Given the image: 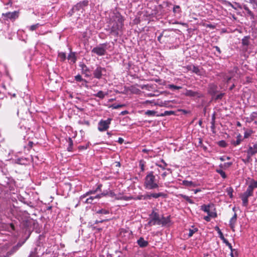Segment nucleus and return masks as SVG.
Segmentation results:
<instances>
[{
    "label": "nucleus",
    "instance_id": "31",
    "mask_svg": "<svg viewBox=\"0 0 257 257\" xmlns=\"http://www.w3.org/2000/svg\"><path fill=\"white\" fill-rule=\"evenodd\" d=\"M125 106V104H112L110 106V107L112 108V109H118L120 107H122Z\"/></svg>",
    "mask_w": 257,
    "mask_h": 257
},
{
    "label": "nucleus",
    "instance_id": "30",
    "mask_svg": "<svg viewBox=\"0 0 257 257\" xmlns=\"http://www.w3.org/2000/svg\"><path fill=\"white\" fill-rule=\"evenodd\" d=\"M224 242L226 244V245L228 246L229 248L231 250L230 255L231 256H233V248L231 244L226 239H224Z\"/></svg>",
    "mask_w": 257,
    "mask_h": 257
},
{
    "label": "nucleus",
    "instance_id": "47",
    "mask_svg": "<svg viewBox=\"0 0 257 257\" xmlns=\"http://www.w3.org/2000/svg\"><path fill=\"white\" fill-rule=\"evenodd\" d=\"M219 145L222 147H225L226 146V143L224 141H221L219 142Z\"/></svg>",
    "mask_w": 257,
    "mask_h": 257
},
{
    "label": "nucleus",
    "instance_id": "33",
    "mask_svg": "<svg viewBox=\"0 0 257 257\" xmlns=\"http://www.w3.org/2000/svg\"><path fill=\"white\" fill-rule=\"evenodd\" d=\"M41 25H40L39 23L36 24L35 25H33L31 26L28 27V28L29 30L31 31H33L37 29Z\"/></svg>",
    "mask_w": 257,
    "mask_h": 257
},
{
    "label": "nucleus",
    "instance_id": "13",
    "mask_svg": "<svg viewBox=\"0 0 257 257\" xmlns=\"http://www.w3.org/2000/svg\"><path fill=\"white\" fill-rule=\"evenodd\" d=\"M79 66L81 68L82 73L85 74V76H90V70L86 65L83 63H81L79 65Z\"/></svg>",
    "mask_w": 257,
    "mask_h": 257
},
{
    "label": "nucleus",
    "instance_id": "22",
    "mask_svg": "<svg viewBox=\"0 0 257 257\" xmlns=\"http://www.w3.org/2000/svg\"><path fill=\"white\" fill-rule=\"evenodd\" d=\"M178 196L185 199L187 202H188L190 204H193L194 203V201L192 200H191L190 198V197H188V196H186L182 194H180L178 195Z\"/></svg>",
    "mask_w": 257,
    "mask_h": 257
},
{
    "label": "nucleus",
    "instance_id": "12",
    "mask_svg": "<svg viewBox=\"0 0 257 257\" xmlns=\"http://www.w3.org/2000/svg\"><path fill=\"white\" fill-rule=\"evenodd\" d=\"M3 15L6 17L7 18L11 19V20H15L16 19L18 18L19 13L17 11H15L13 12H9L6 14H3Z\"/></svg>",
    "mask_w": 257,
    "mask_h": 257
},
{
    "label": "nucleus",
    "instance_id": "59",
    "mask_svg": "<svg viewBox=\"0 0 257 257\" xmlns=\"http://www.w3.org/2000/svg\"><path fill=\"white\" fill-rule=\"evenodd\" d=\"M173 113H174V112L172 111H166L165 112V114H172Z\"/></svg>",
    "mask_w": 257,
    "mask_h": 257
},
{
    "label": "nucleus",
    "instance_id": "52",
    "mask_svg": "<svg viewBox=\"0 0 257 257\" xmlns=\"http://www.w3.org/2000/svg\"><path fill=\"white\" fill-rule=\"evenodd\" d=\"M218 233L219 234V235H220L219 236H220V238L222 239L223 240V241L224 242V239H226L224 238L222 233L221 232V231L220 230H219Z\"/></svg>",
    "mask_w": 257,
    "mask_h": 257
},
{
    "label": "nucleus",
    "instance_id": "48",
    "mask_svg": "<svg viewBox=\"0 0 257 257\" xmlns=\"http://www.w3.org/2000/svg\"><path fill=\"white\" fill-rule=\"evenodd\" d=\"M132 199V197L131 196H124V195H122V197L121 198V200H125V201L130 200Z\"/></svg>",
    "mask_w": 257,
    "mask_h": 257
},
{
    "label": "nucleus",
    "instance_id": "27",
    "mask_svg": "<svg viewBox=\"0 0 257 257\" xmlns=\"http://www.w3.org/2000/svg\"><path fill=\"white\" fill-rule=\"evenodd\" d=\"M246 2L252 5L253 9H257V0H246Z\"/></svg>",
    "mask_w": 257,
    "mask_h": 257
},
{
    "label": "nucleus",
    "instance_id": "38",
    "mask_svg": "<svg viewBox=\"0 0 257 257\" xmlns=\"http://www.w3.org/2000/svg\"><path fill=\"white\" fill-rule=\"evenodd\" d=\"M233 190L231 187H228L226 189V192L227 193V194L229 196L230 198H232L233 197Z\"/></svg>",
    "mask_w": 257,
    "mask_h": 257
},
{
    "label": "nucleus",
    "instance_id": "53",
    "mask_svg": "<svg viewBox=\"0 0 257 257\" xmlns=\"http://www.w3.org/2000/svg\"><path fill=\"white\" fill-rule=\"evenodd\" d=\"M29 257H38L35 252L32 251Z\"/></svg>",
    "mask_w": 257,
    "mask_h": 257
},
{
    "label": "nucleus",
    "instance_id": "28",
    "mask_svg": "<svg viewBox=\"0 0 257 257\" xmlns=\"http://www.w3.org/2000/svg\"><path fill=\"white\" fill-rule=\"evenodd\" d=\"M249 38L248 36L244 37L242 39V44L244 46H247L249 45Z\"/></svg>",
    "mask_w": 257,
    "mask_h": 257
},
{
    "label": "nucleus",
    "instance_id": "18",
    "mask_svg": "<svg viewBox=\"0 0 257 257\" xmlns=\"http://www.w3.org/2000/svg\"><path fill=\"white\" fill-rule=\"evenodd\" d=\"M237 219V215L235 213L233 216L231 217L229 221V225L230 227L233 229L234 227V225L236 222Z\"/></svg>",
    "mask_w": 257,
    "mask_h": 257
},
{
    "label": "nucleus",
    "instance_id": "4",
    "mask_svg": "<svg viewBox=\"0 0 257 257\" xmlns=\"http://www.w3.org/2000/svg\"><path fill=\"white\" fill-rule=\"evenodd\" d=\"M253 191H252L250 189L247 187L245 192L241 194L240 195V197L242 201V205L245 207H247L248 204V197L252 196L253 195Z\"/></svg>",
    "mask_w": 257,
    "mask_h": 257
},
{
    "label": "nucleus",
    "instance_id": "35",
    "mask_svg": "<svg viewBox=\"0 0 257 257\" xmlns=\"http://www.w3.org/2000/svg\"><path fill=\"white\" fill-rule=\"evenodd\" d=\"M201 209L202 210L207 213V214L208 213H209L210 210H209V205H202L201 207Z\"/></svg>",
    "mask_w": 257,
    "mask_h": 257
},
{
    "label": "nucleus",
    "instance_id": "56",
    "mask_svg": "<svg viewBox=\"0 0 257 257\" xmlns=\"http://www.w3.org/2000/svg\"><path fill=\"white\" fill-rule=\"evenodd\" d=\"M210 217H211L208 215L207 216H205L204 219L207 221H209L210 220Z\"/></svg>",
    "mask_w": 257,
    "mask_h": 257
},
{
    "label": "nucleus",
    "instance_id": "55",
    "mask_svg": "<svg viewBox=\"0 0 257 257\" xmlns=\"http://www.w3.org/2000/svg\"><path fill=\"white\" fill-rule=\"evenodd\" d=\"M123 141H124V140L122 138H119L117 142L120 144H121L123 143Z\"/></svg>",
    "mask_w": 257,
    "mask_h": 257
},
{
    "label": "nucleus",
    "instance_id": "1",
    "mask_svg": "<svg viewBox=\"0 0 257 257\" xmlns=\"http://www.w3.org/2000/svg\"><path fill=\"white\" fill-rule=\"evenodd\" d=\"M109 24L111 25L110 33L115 36H118L122 32L124 20L118 12H114L109 15Z\"/></svg>",
    "mask_w": 257,
    "mask_h": 257
},
{
    "label": "nucleus",
    "instance_id": "7",
    "mask_svg": "<svg viewBox=\"0 0 257 257\" xmlns=\"http://www.w3.org/2000/svg\"><path fill=\"white\" fill-rule=\"evenodd\" d=\"M150 217L151 219L148 222V224L152 226L156 224L159 225V222L161 218L157 212L153 211L151 214Z\"/></svg>",
    "mask_w": 257,
    "mask_h": 257
},
{
    "label": "nucleus",
    "instance_id": "54",
    "mask_svg": "<svg viewBox=\"0 0 257 257\" xmlns=\"http://www.w3.org/2000/svg\"><path fill=\"white\" fill-rule=\"evenodd\" d=\"M224 81H225L227 83H228L229 82V81L231 80V77H226L224 78Z\"/></svg>",
    "mask_w": 257,
    "mask_h": 257
},
{
    "label": "nucleus",
    "instance_id": "23",
    "mask_svg": "<svg viewBox=\"0 0 257 257\" xmlns=\"http://www.w3.org/2000/svg\"><path fill=\"white\" fill-rule=\"evenodd\" d=\"M241 141V136L240 134H239L238 135H237L236 137V141L232 142V144L234 146H236L239 145Z\"/></svg>",
    "mask_w": 257,
    "mask_h": 257
},
{
    "label": "nucleus",
    "instance_id": "58",
    "mask_svg": "<svg viewBox=\"0 0 257 257\" xmlns=\"http://www.w3.org/2000/svg\"><path fill=\"white\" fill-rule=\"evenodd\" d=\"M223 93H220V94L217 95L216 96V99H221L222 98V97L223 96Z\"/></svg>",
    "mask_w": 257,
    "mask_h": 257
},
{
    "label": "nucleus",
    "instance_id": "51",
    "mask_svg": "<svg viewBox=\"0 0 257 257\" xmlns=\"http://www.w3.org/2000/svg\"><path fill=\"white\" fill-rule=\"evenodd\" d=\"M250 134H251V133L250 132H245L244 134V138H248L250 136Z\"/></svg>",
    "mask_w": 257,
    "mask_h": 257
},
{
    "label": "nucleus",
    "instance_id": "15",
    "mask_svg": "<svg viewBox=\"0 0 257 257\" xmlns=\"http://www.w3.org/2000/svg\"><path fill=\"white\" fill-rule=\"evenodd\" d=\"M170 222V217L167 216V217H164L162 216L160 218V220L159 222V225H162L163 226H165L168 225Z\"/></svg>",
    "mask_w": 257,
    "mask_h": 257
},
{
    "label": "nucleus",
    "instance_id": "11",
    "mask_svg": "<svg viewBox=\"0 0 257 257\" xmlns=\"http://www.w3.org/2000/svg\"><path fill=\"white\" fill-rule=\"evenodd\" d=\"M185 95L187 96L194 97H201L202 94L197 91H194L191 90H186Z\"/></svg>",
    "mask_w": 257,
    "mask_h": 257
},
{
    "label": "nucleus",
    "instance_id": "21",
    "mask_svg": "<svg viewBox=\"0 0 257 257\" xmlns=\"http://www.w3.org/2000/svg\"><path fill=\"white\" fill-rule=\"evenodd\" d=\"M248 187L253 191V189L257 188V180H251Z\"/></svg>",
    "mask_w": 257,
    "mask_h": 257
},
{
    "label": "nucleus",
    "instance_id": "62",
    "mask_svg": "<svg viewBox=\"0 0 257 257\" xmlns=\"http://www.w3.org/2000/svg\"><path fill=\"white\" fill-rule=\"evenodd\" d=\"M193 191H194V194H196L198 192H200L201 190L199 189H197L193 190Z\"/></svg>",
    "mask_w": 257,
    "mask_h": 257
},
{
    "label": "nucleus",
    "instance_id": "25",
    "mask_svg": "<svg viewBox=\"0 0 257 257\" xmlns=\"http://www.w3.org/2000/svg\"><path fill=\"white\" fill-rule=\"evenodd\" d=\"M130 90L133 93L138 94L140 92V90L135 86H131L130 87Z\"/></svg>",
    "mask_w": 257,
    "mask_h": 257
},
{
    "label": "nucleus",
    "instance_id": "40",
    "mask_svg": "<svg viewBox=\"0 0 257 257\" xmlns=\"http://www.w3.org/2000/svg\"><path fill=\"white\" fill-rule=\"evenodd\" d=\"M181 12L180 7L179 6H175L173 8V12L174 13H179Z\"/></svg>",
    "mask_w": 257,
    "mask_h": 257
},
{
    "label": "nucleus",
    "instance_id": "14",
    "mask_svg": "<svg viewBox=\"0 0 257 257\" xmlns=\"http://www.w3.org/2000/svg\"><path fill=\"white\" fill-rule=\"evenodd\" d=\"M100 187L98 186L96 190H90L83 195H81L79 198V201H83V200L86 197L89 196L90 195L95 194V193L97 191L98 189H99Z\"/></svg>",
    "mask_w": 257,
    "mask_h": 257
},
{
    "label": "nucleus",
    "instance_id": "9",
    "mask_svg": "<svg viewBox=\"0 0 257 257\" xmlns=\"http://www.w3.org/2000/svg\"><path fill=\"white\" fill-rule=\"evenodd\" d=\"M107 194H105L104 193H101L100 194L96 195L95 196H91L87 198L85 201H82L84 203L86 204H92L93 203H95L94 201L95 200L99 199L103 196H105Z\"/></svg>",
    "mask_w": 257,
    "mask_h": 257
},
{
    "label": "nucleus",
    "instance_id": "61",
    "mask_svg": "<svg viewBox=\"0 0 257 257\" xmlns=\"http://www.w3.org/2000/svg\"><path fill=\"white\" fill-rule=\"evenodd\" d=\"M128 113V111L124 110V111H121L120 114H122V115H125V114H127Z\"/></svg>",
    "mask_w": 257,
    "mask_h": 257
},
{
    "label": "nucleus",
    "instance_id": "29",
    "mask_svg": "<svg viewBox=\"0 0 257 257\" xmlns=\"http://www.w3.org/2000/svg\"><path fill=\"white\" fill-rule=\"evenodd\" d=\"M198 231V229L196 227H194L192 226V228H190L189 230V234L188 235L189 237L192 236L194 233Z\"/></svg>",
    "mask_w": 257,
    "mask_h": 257
},
{
    "label": "nucleus",
    "instance_id": "34",
    "mask_svg": "<svg viewBox=\"0 0 257 257\" xmlns=\"http://www.w3.org/2000/svg\"><path fill=\"white\" fill-rule=\"evenodd\" d=\"M168 87L172 90H178L181 89L182 87L181 86H176L173 84H169L168 86Z\"/></svg>",
    "mask_w": 257,
    "mask_h": 257
},
{
    "label": "nucleus",
    "instance_id": "32",
    "mask_svg": "<svg viewBox=\"0 0 257 257\" xmlns=\"http://www.w3.org/2000/svg\"><path fill=\"white\" fill-rule=\"evenodd\" d=\"M96 213L98 214H109V211L107 210L101 209L97 210L96 211Z\"/></svg>",
    "mask_w": 257,
    "mask_h": 257
},
{
    "label": "nucleus",
    "instance_id": "41",
    "mask_svg": "<svg viewBox=\"0 0 257 257\" xmlns=\"http://www.w3.org/2000/svg\"><path fill=\"white\" fill-rule=\"evenodd\" d=\"M80 3V5H81V7H82V8L88 5V1L87 0H85V1H83L82 2H79Z\"/></svg>",
    "mask_w": 257,
    "mask_h": 257
},
{
    "label": "nucleus",
    "instance_id": "8",
    "mask_svg": "<svg viewBox=\"0 0 257 257\" xmlns=\"http://www.w3.org/2000/svg\"><path fill=\"white\" fill-rule=\"evenodd\" d=\"M106 72L105 68L101 67L100 66H97L96 69L93 71L94 77L100 79L101 78L103 75V73Z\"/></svg>",
    "mask_w": 257,
    "mask_h": 257
},
{
    "label": "nucleus",
    "instance_id": "50",
    "mask_svg": "<svg viewBox=\"0 0 257 257\" xmlns=\"http://www.w3.org/2000/svg\"><path fill=\"white\" fill-rule=\"evenodd\" d=\"M122 194H116L115 199L116 200H121V198L122 197Z\"/></svg>",
    "mask_w": 257,
    "mask_h": 257
},
{
    "label": "nucleus",
    "instance_id": "26",
    "mask_svg": "<svg viewBox=\"0 0 257 257\" xmlns=\"http://www.w3.org/2000/svg\"><path fill=\"white\" fill-rule=\"evenodd\" d=\"M247 13V14L251 17L253 16L252 12L249 9L246 5H243L242 7Z\"/></svg>",
    "mask_w": 257,
    "mask_h": 257
},
{
    "label": "nucleus",
    "instance_id": "42",
    "mask_svg": "<svg viewBox=\"0 0 257 257\" xmlns=\"http://www.w3.org/2000/svg\"><path fill=\"white\" fill-rule=\"evenodd\" d=\"M59 57L63 61L66 59V54L63 52L60 53H59Z\"/></svg>",
    "mask_w": 257,
    "mask_h": 257
},
{
    "label": "nucleus",
    "instance_id": "19",
    "mask_svg": "<svg viewBox=\"0 0 257 257\" xmlns=\"http://www.w3.org/2000/svg\"><path fill=\"white\" fill-rule=\"evenodd\" d=\"M68 60L70 61V62L72 63H75L76 61V57L74 53H70L68 56Z\"/></svg>",
    "mask_w": 257,
    "mask_h": 257
},
{
    "label": "nucleus",
    "instance_id": "39",
    "mask_svg": "<svg viewBox=\"0 0 257 257\" xmlns=\"http://www.w3.org/2000/svg\"><path fill=\"white\" fill-rule=\"evenodd\" d=\"M156 113V112L154 110H148L145 112V114L149 116H154Z\"/></svg>",
    "mask_w": 257,
    "mask_h": 257
},
{
    "label": "nucleus",
    "instance_id": "24",
    "mask_svg": "<svg viewBox=\"0 0 257 257\" xmlns=\"http://www.w3.org/2000/svg\"><path fill=\"white\" fill-rule=\"evenodd\" d=\"M106 94V93H104L102 91H99L96 94H94V96L99 98L103 99Z\"/></svg>",
    "mask_w": 257,
    "mask_h": 257
},
{
    "label": "nucleus",
    "instance_id": "10",
    "mask_svg": "<svg viewBox=\"0 0 257 257\" xmlns=\"http://www.w3.org/2000/svg\"><path fill=\"white\" fill-rule=\"evenodd\" d=\"M22 244L23 243H18L17 245L13 246L12 248L10 250L8 251L7 252L6 255L5 256V257H9L10 255H12L19 249V248L22 245Z\"/></svg>",
    "mask_w": 257,
    "mask_h": 257
},
{
    "label": "nucleus",
    "instance_id": "45",
    "mask_svg": "<svg viewBox=\"0 0 257 257\" xmlns=\"http://www.w3.org/2000/svg\"><path fill=\"white\" fill-rule=\"evenodd\" d=\"M192 70L193 72H194L196 74H198L199 72V69H198V68L195 66H192Z\"/></svg>",
    "mask_w": 257,
    "mask_h": 257
},
{
    "label": "nucleus",
    "instance_id": "37",
    "mask_svg": "<svg viewBox=\"0 0 257 257\" xmlns=\"http://www.w3.org/2000/svg\"><path fill=\"white\" fill-rule=\"evenodd\" d=\"M80 3H77L74 7L72 8L73 11H79L81 9H83L81 5H79Z\"/></svg>",
    "mask_w": 257,
    "mask_h": 257
},
{
    "label": "nucleus",
    "instance_id": "3",
    "mask_svg": "<svg viewBox=\"0 0 257 257\" xmlns=\"http://www.w3.org/2000/svg\"><path fill=\"white\" fill-rule=\"evenodd\" d=\"M91 52L100 56L104 55L106 52V44L103 43L98 45L92 49Z\"/></svg>",
    "mask_w": 257,
    "mask_h": 257
},
{
    "label": "nucleus",
    "instance_id": "2",
    "mask_svg": "<svg viewBox=\"0 0 257 257\" xmlns=\"http://www.w3.org/2000/svg\"><path fill=\"white\" fill-rule=\"evenodd\" d=\"M144 187L149 190L155 189L159 188V179L156 177L154 172H148L145 178Z\"/></svg>",
    "mask_w": 257,
    "mask_h": 257
},
{
    "label": "nucleus",
    "instance_id": "20",
    "mask_svg": "<svg viewBox=\"0 0 257 257\" xmlns=\"http://www.w3.org/2000/svg\"><path fill=\"white\" fill-rule=\"evenodd\" d=\"M151 196L153 198H159L160 197H166V195L165 194L162 193V192H160V193H151Z\"/></svg>",
    "mask_w": 257,
    "mask_h": 257
},
{
    "label": "nucleus",
    "instance_id": "63",
    "mask_svg": "<svg viewBox=\"0 0 257 257\" xmlns=\"http://www.w3.org/2000/svg\"><path fill=\"white\" fill-rule=\"evenodd\" d=\"M167 173L166 172H164L162 174V177L163 179H164L165 178V177L167 176Z\"/></svg>",
    "mask_w": 257,
    "mask_h": 257
},
{
    "label": "nucleus",
    "instance_id": "60",
    "mask_svg": "<svg viewBox=\"0 0 257 257\" xmlns=\"http://www.w3.org/2000/svg\"><path fill=\"white\" fill-rule=\"evenodd\" d=\"M237 251L234 249H233V256L232 257H234L235 256H237Z\"/></svg>",
    "mask_w": 257,
    "mask_h": 257
},
{
    "label": "nucleus",
    "instance_id": "6",
    "mask_svg": "<svg viewBox=\"0 0 257 257\" xmlns=\"http://www.w3.org/2000/svg\"><path fill=\"white\" fill-rule=\"evenodd\" d=\"M112 118H108L106 120H101L98 123V130L100 132H104L107 130L109 126Z\"/></svg>",
    "mask_w": 257,
    "mask_h": 257
},
{
    "label": "nucleus",
    "instance_id": "17",
    "mask_svg": "<svg viewBox=\"0 0 257 257\" xmlns=\"http://www.w3.org/2000/svg\"><path fill=\"white\" fill-rule=\"evenodd\" d=\"M182 185L188 187H196L197 184L192 181H189L187 180H184L182 181Z\"/></svg>",
    "mask_w": 257,
    "mask_h": 257
},
{
    "label": "nucleus",
    "instance_id": "57",
    "mask_svg": "<svg viewBox=\"0 0 257 257\" xmlns=\"http://www.w3.org/2000/svg\"><path fill=\"white\" fill-rule=\"evenodd\" d=\"M214 48L215 49V50L219 53H221V50L220 48L218 46H214Z\"/></svg>",
    "mask_w": 257,
    "mask_h": 257
},
{
    "label": "nucleus",
    "instance_id": "16",
    "mask_svg": "<svg viewBox=\"0 0 257 257\" xmlns=\"http://www.w3.org/2000/svg\"><path fill=\"white\" fill-rule=\"evenodd\" d=\"M137 243L141 247H146L148 245V242L147 240H145L143 237H140L137 240Z\"/></svg>",
    "mask_w": 257,
    "mask_h": 257
},
{
    "label": "nucleus",
    "instance_id": "46",
    "mask_svg": "<svg viewBox=\"0 0 257 257\" xmlns=\"http://www.w3.org/2000/svg\"><path fill=\"white\" fill-rule=\"evenodd\" d=\"M208 215L211 217L214 218L217 216L216 213L214 212H211L209 211V213H208Z\"/></svg>",
    "mask_w": 257,
    "mask_h": 257
},
{
    "label": "nucleus",
    "instance_id": "36",
    "mask_svg": "<svg viewBox=\"0 0 257 257\" xmlns=\"http://www.w3.org/2000/svg\"><path fill=\"white\" fill-rule=\"evenodd\" d=\"M216 172L220 175V176L224 179L226 178V175L225 172L221 169H217Z\"/></svg>",
    "mask_w": 257,
    "mask_h": 257
},
{
    "label": "nucleus",
    "instance_id": "43",
    "mask_svg": "<svg viewBox=\"0 0 257 257\" xmlns=\"http://www.w3.org/2000/svg\"><path fill=\"white\" fill-rule=\"evenodd\" d=\"M142 197H143L144 200H148L152 198V196H151V194H147L142 195Z\"/></svg>",
    "mask_w": 257,
    "mask_h": 257
},
{
    "label": "nucleus",
    "instance_id": "64",
    "mask_svg": "<svg viewBox=\"0 0 257 257\" xmlns=\"http://www.w3.org/2000/svg\"><path fill=\"white\" fill-rule=\"evenodd\" d=\"M204 257H212L211 255V254H205Z\"/></svg>",
    "mask_w": 257,
    "mask_h": 257
},
{
    "label": "nucleus",
    "instance_id": "49",
    "mask_svg": "<svg viewBox=\"0 0 257 257\" xmlns=\"http://www.w3.org/2000/svg\"><path fill=\"white\" fill-rule=\"evenodd\" d=\"M110 197H111L112 198H114V199H115L116 198V194H115L112 191H110L109 193L108 194Z\"/></svg>",
    "mask_w": 257,
    "mask_h": 257
},
{
    "label": "nucleus",
    "instance_id": "44",
    "mask_svg": "<svg viewBox=\"0 0 257 257\" xmlns=\"http://www.w3.org/2000/svg\"><path fill=\"white\" fill-rule=\"evenodd\" d=\"M75 80L78 82H80V81L83 80V79H82V78L80 75H77L75 76Z\"/></svg>",
    "mask_w": 257,
    "mask_h": 257
},
{
    "label": "nucleus",
    "instance_id": "5",
    "mask_svg": "<svg viewBox=\"0 0 257 257\" xmlns=\"http://www.w3.org/2000/svg\"><path fill=\"white\" fill-rule=\"evenodd\" d=\"M246 161L243 160L244 162H249L251 159V157L257 153V142L253 144L252 146H249L248 149L246 151Z\"/></svg>",
    "mask_w": 257,
    "mask_h": 257
}]
</instances>
